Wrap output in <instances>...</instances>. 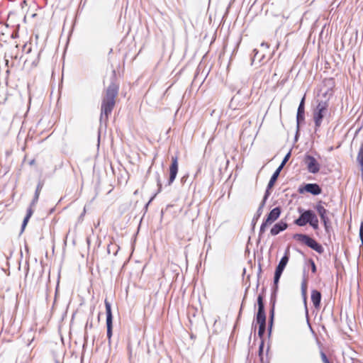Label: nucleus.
Returning <instances> with one entry per match:
<instances>
[{
    "label": "nucleus",
    "mask_w": 363,
    "mask_h": 363,
    "mask_svg": "<svg viewBox=\"0 0 363 363\" xmlns=\"http://www.w3.org/2000/svg\"><path fill=\"white\" fill-rule=\"evenodd\" d=\"M304 100L305 98L303 97L298 106V111H297V123L298 124L304 120V113H305V108H304Z\"/></svg>",
    "instance_id": "dca6fc26"
},
{
    "label": "nucleus",
    "mask_w": 363,
    "mask_h": 363,
    "mask_svg": "<svg viewBox=\"0 0 363 363\" xmlns=\"http://www.w3.org/2000/svg\"><path fill=\"white\" fill-rule=\"evenodd\" d=\"M33 213V209L31 208H29L27 211V215L25 217L23 222V225H22L23 228H25V226L27 225L28 220L31 217Z\"/></svg>",
    "instance_id": "aec40b11"
},
{
    "label": "nucleus",
    "mask_w": 363,
    "mask_h": 363,
    "mask_svg": "<svg viewBox=\"0 0 363 363\" xmlns=\"http://www.w3.org/2000/svg\"><path fill=\"white\" fill-rule=\"evenodd\" d=\"M267 196H265V198L264 199V200L262 201L258 211H257V213H259V215H260L261 213V211H262V208H263L264 203H265V199H266Z\"/></svg>",
    "instance_id": "a878e982"
},
{
    "label": "nucleus",
    "mask_w": 363,
    "mask_h": 363,
    "mask_svg": "<svg viewBox=\"0 0 363 363\" xmlns=\"http://www.w3.org/2000/svg\"><path fill=\"white\" fill-rule=\"evenodd\" d=\"M315 210L317 211L318 215L320 217L321 220L323 221L325 228L327 230L329 224V218L327 216L328 210L325 208V207L323 206L322 202L320 201L315 207Z\"/></svg>",
    "instance_id": "ddd939ff"
},
{
    "label": "nucleus",
    "mask_w": 363,
    "mask_h": 363,
    "mask_svg": "<svg viewBox=\"0 0 363 363\" xmlns=\"http://www.w3.org/2000/svg\"><path fill=\"white\" fill-rule=\"evenodd\" d=\"M274 315V306H273L272 309H271V311H270V322H271V324L273 323Z\"/></svg>",
    "instance_id": "393cba45"
},
{
    "label": "nucleus",
    "mask_w": 363,
    "mask_h": 363,
    "mask_svg": "<svg viewBox=\"0 0 363 363\" xmlns=\"http://www.w3.org/2000/svg\"><path fill=\"white\" fill-rule=\"evenodd\" d=\"M302 294L304 296L305 301H306L307 282L304 281L301 284Z\"/></svg>",
    "instance_id": "412c9836"
},
{
    "label": "nucleus",
    "mask_w": 363,
    "mask_h": 363,
    "mask_svg": "<svg viewBox=\"0 0 363 363\" xmlns=\"http://www.w3.org/2000/svg\"><path fill=\"white\" fill-rule=\"evenodd\" d=\"M287 224L283 221L279 222L276 223L270 230V233L272 235H277L279 234L281 231H283L287 228Z\"/></svg>",
    "instance_id": "2eb2a0df"
},
{
    "label": "nucleus",
    "mask_w": 363,
    "mask_h": 363,
    "mask_svg": "<svg viewBox=\"0 0 363 363\" xmlns=\"http://www.w3.org/2000/svg\"><path fill=\"white\" fill-rule=\"evenodd\" d=\"M118 85L116 83H111L105 91L102 99L101 106L100 120L107 121L115 105L116 100L118 93Z\"/></svg>",
    "instance_id": "f257e3e1"
},
{
    "label": "nucleus",
    "mask_w": 363,
    "mask_h": 363,
    "mask_svg": "<svg viewBox=\"0 0 363 363\" xmlns=\"http://www.w3.org/2000/svg\"><path fill=\"white\" fill-rule=\"evenodd\" d=\"M238 96H235V97H233V101H234V100H237V99H238Z\"/></svg>",
    "instance_id": "cd10ccee"
},
{
    "label": "nucleus",
    "mask_w": 363,
    "mask_h": 363,
    "mask_svg": "<svg viewBox=\"0 0 363 363\" xmlns=\"http://www.w3.org/2000/svg\"><path fill=\"white\" fill-rule=\"evenodd\" d=\"M311 269L313 273L316 272V267L313 261H311Z\"/></svg>",
    "instance_id": "bb28decb"
},
{
    "label": "nucleus",
    "mask_w": 363,
    "mask_h": 363,
    "mask_svg": "<svg viewBox=\"0 0 363 363\" xmlns=\"http://www.w3.org/2000/svg\"><path fill=\"white\" fill-rule=\"evenodd\" d=\"M289 259V252L287 250L284 255V256L281 259L278 266L276 268L275 274H274V284L277 286L279 280L280 279V277L286 266L288 262Z\"/></svg>",
    "instance_id": "6e6552de"
},
{
    "label": "nucleus",
    "mask_w": 363,
    "mask_h": 363,
    "mask_svg": "<svg viewBox=\"0 0 363 363\" xmlns=\"http://www.w3.org/2000/svg\"><path fill=\"white\" fill-rule=\"evenodd\" d=\"M179 169L178 157H172V162L169 168V177L168 180V185H171L176 179Z\"/></svg>",
    "instance_id": "1a4fd4ad"
},
{
    "label": "nucleus",
    "mask_w": 363,
    "mask_h": 363,
    "mask_svg": "<svg viewBox=\"0 0 363 363\" xmlns=\"http://www.w3.org/2000/svg\"><path fill=\"white\" fill-rule=\"evenodd\" d=\"M290 157V152H289L286 156L284 158L281 165L279 167H281V169L283 168L284 165L285 164V163L288 161L289 158Z\"/></svg>",
    "instance_id": "b1692460"
},
{
    "label": "nucleus",
    "mask_w": 363,
    "mask_h": 363,
    "mask_svg": "<svg viewBox=\"0 0 363 363\" xmlns=\"http://www.w3.org/2000/svg\"><path fill=\"white\" fill-rule=\"evenodd\" d=\"M293 238L306 246L311 247L319 254H322L324 252L323 246L319 244L315 240L309 237L305 234L296 233L294 234Z\"/></svg>",
    "instance_id": "20e7f679"
},
{
    "label": "nucleus",
    "mask_w": 363,
    "mask_h": 363,
    "mask_svg": "<svg viewBox=\"0 0 363 363\" xmlns=\"http://www.w3.org/2000/svg\"><path fill=\"white\" fill-rule=\"evenodd\" d=\"M328 103L326 101H320L318 103L313 111V120L316 127H320L325 112L328 110Z\"/></svg>",
    "instance_id": "423d86ee"
},
{
    "label": "nucleus",
    "mask_w": 363,
    "mask_h": 363,
    "mask_svg": "<svg viewBox=\"0 0 363 363\" xmlns=\"http://www.w3.org/2000/svg\"><path fill=\"white\" fill-rule=\"evenodd\" d=\"M269 346L264 349V340H262L259 346L258 355L261 363H269L270 357L269 356Z\"/></svg>",
    "instance_id": "9b49d317"
},
{
    "label": "nucleus",
    "mask_w": 363,
    "mask_h": 363,
    "mask_svg": "<svg viewBox=\"0 0 363 363\" xmlns=\"http://www.w3.org/2000/svg\"><path fill=\"white\" fill-rule=\"evenodd\" d=\"M104 304L106 313L107 338L108 343H111L113 334V315L111 311V306L107 298L105 299Z\"/></svg>",
    "instance_id": "0eeeda50"
},
{
    "label": "nucleus",
    "mask_w": 363,
    "mask_h": 363,
    "mask_svg": "<svg viewBox=\"0 0 363 363\" xmlns=\"http://www.w3.org/2000/svg\"><path fill=\"white\" fill-rule=\"evenodd\" d=\"M43 186H44L43 182H38V184L37 185V187H36L35 192V196H34V199H33V203L36 202L38 200L40 194V192H41V191L43 189Z\"/></svg>",
    "instance_id": "a211bd4d"
},
{
    "label": "nucleus",
    "mask_w": 363,
    "mask_h": 363,
    "mask_svg": "<svg viewBox=\"0 0 363 363\" xmlns=\"http://www.w3.org/2000/svg\"><path fill=\"white\" fill-rule=\"evenodd\" d=\"M357 160L360 166V168H363V143L361 144V146L359 147Z\"/></svg>",
    "instance_id": "6ab92c4d"
},
{
    "label": "nucleus",
    "mask_w": 363,
    "mask_h": 363,
    "mask_svg": "<svg viewBox=\"0 0 363 363\" xmlns=\"http://www.w3.org/2000/svg\"><path fill=\"white\" fill-rule=\"evenodd\" d=\"M298 191L300 194L308 192L313 195H318L321 193L322 190L317 184H307L303 186H300Z\"/></svg>",
    "instance_id": "f8f14e48"
},
{
    "label": "nucleus",
    "mask_w": 363,
    "mask_h": 363,
    "mask_svg": "<svg viewBox=\"0 0 363 363\" xmlns=\"http://www.w3.org/2000/svg\"><path fill=\"white\" fill-rule=\"evenodd\" d=\"M257 305L258 311L256 315V322L257 324H259L258 335L262 340H264L263 335L266 329V315L264 312L263 294H259L257 297Z\"/></svg>",
    "instance_id": "f03ea898"
},
{
    "label": "nucleus",
    "mask_w": 363,
    "mask_h": 363,
    "mask_svg": "<svg viewBox=\"0 0 363 363\" xmlns=\"http://www.w3.org/2000/svg\"><path fill=\"white\" fill-rule=\"evenodd\" d=\"M321 294L320 291L317 290H312L311 291V301L312 303L315 308H319L320 305V301H321Z\"/></svg>",
    "instance_id": "4468645a"
},
{
    "label": "nucleus",
    "mask_w": 363,
    "mask_h": 363,
    "mask_svg": "<svg viewBox=\"0 0 363 363\" xmlns=\"http://www.w3.org/2000/svg\"><path fill=\"white\" fill-rule=\"evenodd\" d=\"M281 209L280 207L273 208L267 216V218L263 220L260 229L259 235H262L266 229L272 225L280 216Z\"/></svg>",
    "instance_id": "39448f33"
},
{
    "label": "nucleus",
    "mask_w": 363,
    "mask_h": 363,
    "mask_svg": "<svg viewBox=\"0 0 363 363\" xmlns=\"http://www.w3.org/2000/svg\"><path fill=\"white\" fill-rule=\"evenodd\" d=\"M128 358L130 360H131L133 358V350L130 346V344H128Z\"/></svg>",
    "instance_id": "5701e85b"
},
{
    "label": "nucleus",
    "mask_w": 363,
    "mask_h": 363,
    "mask_svg": "<svg viewBox=\"0 0 363 363\" xmlns=\"http://www.w3.org/2000/svg\"><path fill=\"white\" fill-rule=\"evenodd\" d=\"M320 357L323 363H330L329 359L323 352H320Z\"/></svg>",
    "instance_id": "4be33fe9"
},
{
    "label": "nucleus",
    "mask_w": 363,
    "mask_h": 363,
    "mask_svg": "<svg viewBox=\"0 0 363 363\" xmlns=\"http://www.w3.org/2000/svg\"><path fill=\"white\" fill-rule=\"evenodd\" d=\"M158 186H159V191H160V189H161V186H162V185H161V184H158Z\"/></svg>",
    "instance_id": "c85d7f7f"
},
{
    "label": "nucleus",
    "mask_w": 363,
    "mask_h": 363,
    "mask_svg": "<svg viewBox=\"0 0 363 363\" xmlns=\"http://www.w3.org/2000/svg\"><path fill=\"white\" fill-rule=\"evenodd\" d=\"M294 223L298 226H304L309 223L314 230H318L319 228L318 219L314 212L311 210L302 213L299 218L295 220Z\"/></svg>",
    "instance_id": "7ed1b4c3"
},
{
    "label": "nucleus",
    "mask_w": 363,
    "mask_h": 363,
    "mask_svg": "<svg viewBox=\"0 0 363 363\" xmlns=\"http://www.w3.org/2000/svg\"><path fill=\"white\" fill-rule=\"evenodd\" d=\"M304 162L307 165L309 172L315 174L319 172L320 164L313 156L306 155L304 158Z\"/></svg>",
    "instance_id": "9d476101"
},
{
    "label": "nucleus",
    "mask_w": 363,
    "mask_h": 363,
    "mask_svg": "<svg viewBox=\"0 0 363 363\" xmlns=\"http://www.w3.org/2000/svg\"><path fill=\"white\" fill-rule=\"evenodd\" d=\"M281 169V167H279V168L275 171V172L273 174V175L272 176L269 182V184H268V187L269 188H271L274 186L275 182L277 181V177H279V172Z\"/></svg>",
    "instance_id": "f3484780"
}]
</instances>
